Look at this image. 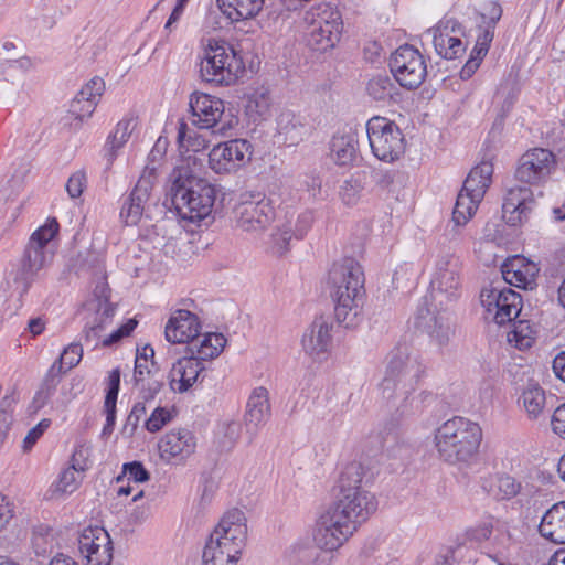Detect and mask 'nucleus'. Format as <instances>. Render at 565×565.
<instances>
[{
	"mask_svg": "<svg viewBox=\"0 0 565 565\" xmlns=\"http://www.w3.org/2000/svg\"><path fill=\"white\" fill-rule=\"evenodd\" d=\"M199 162L194 154L184 156L169 177L170 193L179 215L192 223L212 220L216 190L196 177Z\"/></svg>",
	"mask_w": 565,
	"mask_h": 565,
	"instance_id": "f257e3e1",
	"label": "nucleus"
},
{
	"mask_svg": "<svg viewBox=\"0 0 565 565\" xmlns=\"http://www.w3.org/2000/svg\"><path fill=\"white\" fill-rule=\"evenodd\" d=\"M327 287L335 305L337 321L345 328L355 326L365 294L362 266L350 257L334 262L328 271Z\"/></svg>",
	"mask_w": 565,
	"mask_h": 565,
	"instance_id": "f03ea898",
	"label": "nucleus"
},
{
	"mask_svg": "<svg viewBox=\"0 0 565 565\" xmlns=\"http://www.w3.org/2000/svg\"><path fill=\"white\" fill-rule=\"evenodd\" d=\"M482 429L478 423L461 416L444 422L434 434L437 456L449 465H467L479 452Z\"/></svg>",
	"mask_w": 565,
	"mask_h": 565,
	"instance_id": "7ed1b4c3",
	"label": "nucleus"
},
{
	"mask_svg": "<svg viewBox=\"0 0 565 565\" xmlns=\"http://www.w3.org/2000/svg\"><path fill=\"white\" fill-rule=\"evenodd\" d=\"M370 516L365 512L332 502L316 518L311 531L312 542L322 552H337Z\"/></svg>",
	"mask_w": 565,
	"mask_h": 565,
	"instance_id": "20e7f679",
	"label": "nucleus"
},
{
	"mask_svg": "<svg viewBox=\"0 0 565 565\" xmlns=\"http://www.w3.org/2000/svg\"><path fill=\"white\" fill-rule=\"evenodd\" d=\"M426 373V366L417 354L407 349H396L391 353L384 377L379 390L384 399L395 397L407 399L414 393Z\"/></svg>",
	"mask_w": 565,
	"mask_h": 565,
	"instance_id": "39448f33",
	"label": "nucleus"
},
{
	"mask_svg": "<svg viewBox=\"0 0 565 565\" xmlns=\"http://www.w3.org/2000/svg\"><path fill=\"white\" fill-rule=\"evenodd\" d=\"M200 76L202 81L220 86H230L245 72L243 58L224 40L209 38L202 42Z\"/></svg>",
	"mask_w": 565,
	"mask_h": 565,
	"instance_id": "423d86ee",
	"label": "nucleus"
},
{
	"mask_svg": "<svg viewBox=\"0 0 565 565\" xmlns=\"http://www.w3.org/2000/svg\"><path fill=\"white\" fill-rule=\"evenodd\" d=\"M305 34L308 45L319 52L335 46L342 33L340 12L329 3L312 6L303 15Z\"/></svg>",
	"mask_w": 565,
	"mask_h": 565,
	"instance_id": "0eeeda50",
	"label": "nucleus"
},
{
	"mask_svg": "<svg viewBox=\"0 0 565 565\" xmlns=\"http://www.w3.org/2000/svg\"><path fill=\"white\" fill-rule=\"evenodd\" d=\"M462 263L459 256L446 253L438 256L430 280L431 306L448 309L461 295Z\"/></svg>",
	"mask_w": 565,
	"mask_h": 565,
	"instance_id": "6e6552de",
	"label": "nucleus"
},
{
	"mask_svg": "<svg viewBox=\"0 0 565 565\" xmlns=\"http://www.w3.org/2000/svg\"><path fill=\"white\" fill-rule=\"evenodd\" d=\"M365 475L364 467L359 461L347 463L341 470L338 487L339 494L333 502L372 515L377 509L373 493L362 487Z\"/></svg>",
	"mask_w": 565,
	"mask_h": 565,
	"instance_id": "1a4fd4ad",
	"label": "nucleus"
},
{
	"mask_svg": "<svg viewBox=\"0 0 565 565\" xmlns=\"http://www.w3.org/2000/svg\"><path fill=\"white\" fill-rule=\"evenodd\" d=\"M492 173L493 168L489 162H481L470 171L457 196L452 212V221L456 225L467 224L475 215L491 183Z\"/></svg>",
	"mask_w": 565,
	"mask_h": 565,
	"instance_id": "9d476101",
	"label": "nucleus"
},
{
	"mask_svg": "<svg viewBox=\"0 0 565 565\" xmlns=\"http://www.w3.org/2000/svg\"><path fill=\"white\" fill-rule=\"evenodd\" d=\"M372 153L381 161L394 162L405 152V139L399 127L391 119L374 116L366 122Z\"/></svg>",
	"mask_w": 565,
	"mask_h": 565,
	"instance_id": "9b49d317",
	"label": "nucleus"
},
{
	"mask_svg": "<svg viewBox=\"0 0 565 565\" xmlns=\"http://www.w3.org/2000/svg\"><path fill=\"white\" fill-rule=\"evenodd\" d=\"M189 105L192 125L199 129H214L225 135L237 124L234 116L225 115V104L216 96L196 92L190 96Z\"/></svg>",
	"mask_w": 565,
	"mask_h": 565,
	"instance_id": "f8f14e48",
	"label": "nucleus"
},
{
	"mask_svg": "<svg viewBox=\"0 0 565 565\" xmlns=\"http://www.w3.org/2000/svg\"><path fill=\"white\" fill-rule=\"evenodd\" d=\"M60 225L55 218H49L44 225L32 233L22 258V270L34 275L45 267L52 258L51 241L57 235Z\"/></svg>",
	"mask_w": 565,
	"mask_h": 565,
	"instance_id": "ddd939ff",
	"label": "nucleus"
},
{
	"mask_svg": "<svg viewBox=\"0 0 565 565\" xmlns=\"http://www.w3.org/2000/svg\"><path fill=\"white\" fill-rule=\"evenodd\" d=\"M391 71L401 86L417 88L425 79L427 70L424 56L412 45L399 46L391 56Z\"/></svg>",
	"mask_w": 565,
	"mask_h": 565,
	"instance_id": "4468645a",
	"label": "nucleus"
},
{
	"mask_svg": "<svg viewBox=\"0 0 565 565\" xmlns=\"http://www.w3.org/2000/svg\"><path fill=\"white\" fill-rule=\"evenodd\" d=\"M207 542L242 556L247 542V524L244 512L238 509L226 512Z\"/></svg>",
	"mask_w": 565,
	"mask_h": 565,
	"instance_id": "2eb2a0df",
	"label": "nucleus"
},
{
	"mask_svg": "<svg viewBox=\"0 0 565 565\" xmlns=\"http://www.w3.org/2000/svg\"><path fill=\"white\" fill-rule=\"evenodd\" d=\"M555 168L556 158L552 151L533 148L519 158L514 177L521 183L540 185L548 180Z\"/></svg>",
	"mask_w": 565,
	"mask_h": 565,
	"instance_id": "dca6fc26",
	"label": "nucleus"
},
{
	"mask_svg": "<svg viewBox=\"0 0 565 565\" xmlns=\"http://www.w3.org/2000/svg\"><path fill=\"white\" fill-rule=\"evenodd\" d=\"M480 298L487 319H492L497 324L511 322L520 315L521 296L510 288L483 289Z\"/></svg>",
	"mask_w": 565,
	"mask_h": 565,
	"instance_id": "f3484780",
	"label": "nucleus"
},
{
	"mask_svg": "<svg viewBox=\"0 0 565 565\" xmlns=\"http://www.w3.org/2000/svg\"><path fill=\"white\" fill-rule=\"evenodd\" d=\"M252 157L247 140L234 139L213 147L209 153V166L218 174H227L244 167Z\"/></svg>",
	"mask_w": 565,
	"mask_h": 565,
	"instance_id": "a211bd4d",
	"label": "nucleus"
},
{
	"mask_svg": "<svg viewBox=\"0 0 565 565\" xmlns=\"http://www.w3.org/2000/svg\"><path fill=\"white\" fill-rule=\"evenodd\" d=\"M78 551L84 565H111L113 563V542L108 532L100 526H88L81 532Z\"/></svg>",
	"mask_w": 565,
	"mask_h": 565,
	"instance_id": "6ab92c4d",
	"label": "nucleus"
},
{
	"mask_svg": "<svg viewBox=\"0 0 565 565\" xmlns=\"http://www.w3.org/2000/svg\"><path fill=\"white\" fill-rule=\"evenodd\" d=\"M196 449V437L185 428H173L167 431L158 441L160 458L168 463H182Z\"/></svg>",
	"mask_w": 565,
	"mask_h": 565,
	"instance_id": "aec40b11",
	"label": "nucleus"
},
{
	"mask_svg": "<svg viewBox=\"0 0 565 565\" xmlns=\"http://www.w3.org/2000/svg\"><path fill=\"white\" fill-rule=\"evenodd\" d=\"M273 216V209L265 200L241 202L234 209V225L244 233L256 235L269 226Z\"/></svg>",
	"mask_w": 565,
	"mask_h": 565,
	"instance_id": "412c9836",
	"label": "nucleus"
},
{
	"mask_svg": "<svg viewBox=\"0 0 565 565\" xmlns=\"http://www.w3.org/2000/svg\"><path fill=\"white\" fill-rule=\"evenodd\" d=\"M156 180L157 168L154 166L143 169L136 186L125 200L120 211V217L127 225H136L141 220L145 204L150 198Z\"/></svg>",
	"mask_w": 565,
	"mask_h": 565,
	"instance_id": "4be33fe9",
	"label": "nucleus"
},
{
	"mask_svg": "<svg viewBox=\"0 0 565 565\" xmlns=\"http://www.w3.org/2000/svg\"><path fill=\"white\" fill-rule=\"evenodd\" d=\"M428 33L433 36L435 51L446 60L457 58L466 50L461 41L462 29L456 20H441Z\"/></svg>",
	"mask_w": 565,
	"mask_h": 565,
	"instance_id": "5701e85b",
	"label": "nucleus"
},
{
	"mask_svg": "<svg viewBox=\"0 0 565 565\" xmlns=\"http://www.w3.org/2000/svg\"><path fill=\"white\" fill-rule=\"evenodd\" d=\"M332 324L323 317L316 318L301 338L303 352L315 361L328 358L332 348Z\"/></svg>",
	"mask_w": 565,
	"mask_h": 565,
	"instance_id": "b1692460",
	"label": "nucleus"
},
{
	"mask_svg": "<svg viewBox=\"0 0 565 565\" xmlns=\"http://www.w3.org/2000/svg\"><path fill=\"white\" fill-rule=\"evenodd\" d=\"M201 322L196 315L189 310H175L169 318L164 334L170 343H186L196 338Z\"/></svg>",
	"mask_w": 565,
	"mask_h": 565,
	"instance_id": "393cba45",
	"label": "nucleus"
},
{
	"mask_svg": "<svg viewBox=\"0 0 565 565\" xmlns=\"http://www.w3.org/2000/svg\"><path fill=\"white\" fill-rule=\"evenodd\" d=\"M88 468L85 449H76L71 459V466L64 469L58 479L50 487L51 499H58L73 493L79 486L82 472Z\"/></svg>",
	"mask_w": 565,
	"mask_h": 565,
	"instance_id": "a878e982",
	"label": "nucleus"
},
{
	"mask_svg": "<svg viewBox=\"0 0 565 565\" xmlns=\"http://www.w3.org/2000/svg\"><path fill=\"white\" fill-rule=\"evenodd\" d=\"M539 267L523 256H513L502 265V276L505 282L518 288L532 290L536 286Z\"/></svg>",
	"mask_w": 565,
	"mask_h": 565,
	"instance_id": "bb28decb",
	"label": "nucleus"
},
{
	"mask_svg": "<svg viewBox=\"0 0 565 565\" xmlns=\"http://www.w3.org/2000/svg\"><path fill=\"white\" fill-rule=\"evenodd\" d=\"M534 200L529 188L515 186L508 191L502 205L503 218L512 226L527 218Z\"/></svg>",
	"mask_w": 565,
	"mask_h": 565,
	"instance_id": "cd10ccee",
	"label": "nucleus"
},
{
	"mask_svg": "<svg viewBox=\"0 0 565 565\" xmlns=\"http://www.w3.org/2000/svg\"><path fill=\"white\" fill-rule=\"evenodd\" d=\"M203 370V363L191 355L179 359L172 364L169 372L168 380L170 388L177 393L186 392L198 381Z\"/></svg>",
	"mask_w": 565,
	"mask_h": 565,
	"instance_id": "c85d7f7f",
	"label": "nucleus"
},
{
	"mask_svg": "<svg viewBox=\"0 0 565 565\" xmlns=\"http://www.w3.org/2000/svg\"><path fill=\"white\" fill-rule=\"evenodd\" d=\"M138 125L139 118L135 114H128L117 122L115 129L108 136L104 147L105 158L109 166L114 163V161L118 157L119 151L129 141L132 132L137 129Z\"/></svg>",
	"mask_w": 565,
	"mask_h": 565,
	"instance_id": "c756f323",
	"label": "nucleus"
},
{
	"mask_svg": "<svg viewBox=\"0 0 565 565\" xmlns=\"http://www.w3.org/2000/svg\"><path fill=\"white\" fill-rule=\"evenodd\" d=\"M539 532L555 544H565V501L553 504L541 518Z\"/></svg>",
	"mask_w": 565,
	"mask_h": 565,
	"instance_id": "7c9ffc66",
	"label": "nucleus"
},
{
	"mask_svg": "<svg viewBox=\"0 0 565 565\" xmlns=\"http://www.w3.org/2000/svg\"><path fill=\"white\" fill-rule=\"evenodd\" d=\"M270 416V404L268 391L263 387H256L246 405L245 425L248 430L256 431L264 425Z\"/></svg>",
	"mask_w": 565,
	"mask_h": 565,
	"instance_id": "2f4dec72",
	"label": "nucleus"
},
{
	"mask_svg": "<svg viewBox=\"0 0 565 565\" xmlns=\"http://www.w3.org/2000/svg\"><path fill=\"white\" fill-rule=\"evenodd\" d=\"M495 535L492 539L487 555L498 565H510L511 552L515 540L505 522L495 520Z\"/></svg>",
	"mask_w": 565,
	"mask_h": 565,
	"instance_id": "473e14b6",
	"label": "nucleus"
},
{
	"mask_svg": "<svg viewBox=\"0 0 565 565\" xmlns=\"http://www.w3.org/2000/svg\"><path fill=\"white\" fill-rule=\"evenodd\" d=\"M482 488L497 500H509L520 492L521 486L511 476L491 475L482 480Z\"/></svg>",
	"mask_w": 565,
	"mask_h": 565,
	"instance_id": "72a5a7b5",
	"label": "nucleus"
},
{
	"mask_svg": "<svg viewBox=\"0 0 565 565\" xmlns=\"http://www.w3.org/2000/svg\"><path fill=\"white\" fill-rule=\"evenodd\" d=\"M226 345V339L222 333H206L196 342H193L189 351L192 358L203 362L217 358Z\"/></svg>",
	"mask_w": 565,
	"mask_h": 565,
	"instance_id": "f704fd0d",
	"label": "nucleus"
},
{
	"mask_svg": "<svg viewBox=\"0 0 565 565\" xmlns=\"http://www.w3.org/2000/svg\"><path fill=\"white\" fill-rule=\"evenodd\" d=\"M245 114L253 121L266 119L270 114L271 97L265 87L254 89L245 97Z\"/></svg>",
	"mask_w": 565,
	"mask_h": 565,
	"instance_id": "c9c22d12",
	"label": "nucleus"
},
{
	"mask_svg": "<svg viewBox=\"0 0 565 565\" xmlns=\"http://www.w3.org/2000/svg\"><path fill=\"white\" fill-rule=\"evenodd\" d=\"M220 9L231 20L238 21L255 17L264 4V0H217Z\"/></svg>",
	"mask_w": 565,
	"mask_h": 565,
	"instance_id": "e433bc0d",
	"label": "nucleus"
},
{
	"mask_svg": "<svg viewBox=\"0 0 565 565\" xmlns=\"http://www.w3.org/2000/svg\"><path fill=\"white\" fill-rule=\"evenodd\" d=\"M358 141L351 134L335 135L331 141V158L338 166H350L356 158Z\"/></svg>",
	"mask_w": 565,
	"mask_h": 565,
	"instance_id": "4c0bfd02",
	"label": "nucleus"
},
{
	"mask_svg": "<svg viewBox=\"0 0 565 565\" xmlns=\"http://www.w3.org/2000/svg\"><path fill=\"white\" fill-rule=\"evenodd\" d=\"M177 139L182 153H196L203 151L209 145V140L202 134L198 132L195 128L190 127L184 121L179 122Z\"/></svg>",
	"mask_w": 565,
	"mask_h": 565,
	"instance_id": "58836bf2",
	"label": "nucleus"
},
{
	"mask_svg": "<svg viewBox=\"0 0 565 565\" xmlns=\"http://www.w3.org/2000/svg\"><path fill=\"white\" fill-rule=\"evenodd\" d=\"M519 402L522 404L527 417L539 418L545 409V392L539 385H529L521 394Z\"/></svg>",
	"mask_w": 565,
	"mask_h": 565,
	"instance_id": "ea45409f",
	"label": "nucleus"
},
{
	"mask_svg": "<svg viewBox=\"0 0 565 565\" xmlns=\"http://www.w3.org/2000/svg\"><path fill=\"white\" fill-rule=\"evenodd\" d=\"M115 313V307L107 299L100 300L98 302V308L96 310V317L94 321L88 322L86 326V338L87 340H98L100 338V332L105 329V327L111 322V318Z\"/></svg>",
	"mask_w": 565,
	"mask_h": 565,
	"instance_id": "a19ab883",
	"label": "nucleus"
},
{
	"mask_svg": "<svg viewBox=\"0 0 565 565\" xmlns=\"http://www.w3.org/2000/svg\"><path fill=\"white\" fill-rule=\"evenodd\" d=\"M241 558L242 556L209 542H206L202 555L203 565H238Z\"/></svg>",
	"mask_w": 565,
	"mask_h": 565,
	"instance_id": "79ce46f5",
	"label": "nucleus"
},
{
	"mask_svg": "<svg viewBox=\"0 0 565 565\" xmlns=\"http://www.w3.org/2000/svg\"><path fill=\"white\" fill-rule=\"evenodd\" d=\"M366 92L374 100L386 102L397 94V88L387 75H377L369 81Z\"/></svg>",
	"mask_w": 565,
	"mask_h": 565,
	"instance_id": "37998d69",
	"label": "nucleus"
},
{
	"mask_svg": "<svg viewBox=\"0 0 565 565\" xmlns=\"http://www.w3.org/2000/svg\"><path fill=\"white\" fill-rule=\"evenodd\" d=\"M431 324L428 326V333L433 342L439 348L446 347L449 343L454 330L448 316H434Z\"/></svg>",
	"mask_w": 565,
	"mask_h": 565,
	"instance_id": "c03bdc74",
	"label": "nucleus"
},
{
	"mask_svg": "<svg viewBox=\"0 0 565 565\" xmlns=\"http://www.w3.org/2000/svg\"><path fill=\"white\" fill-rule=\"evenodd\" d=\"M508 341L520 350H526L535 341L534 331L527 321L520 320L513 324V329L508 333Z\"/></svg>",
	"mask_w": 565,
	"mask_h": 565,
	"instance_id": "a18cd8bd",
	"label": "nucleus"
},
{
	"mask_svg": "<svg viewBox=\"0 0 565 565\" xmlns=\"http://www.w3.org/2000/svg\"><path fill=\"white\" fill-rule=\"evenodd\" d=\"M295 237L292 233V224L286 223L280 227H277L271 234V248L274 253L282 255L288 250L290 241Z\"/></svg>",
	"mask_w": 565,
	"mask_h": 565,
	"instance_id": "49530a36",
	"label": "nucleus"
},
{
	"mask_svg": "<svg viewBox=\"0 0 565 565\" xmlns=\"http://www.w3.org/2000/svg\"><path fill=\"white\" fill-rule=\"evenodd\" d=\"M154 354L153 349L150 347H145L141 353H137L135 360V371H134V381L141 382L145 377H149L151 370L150 365L152 364L149 361V358H152Z\"/></svg>",
	"mask_w": 565,
	"mask_h": 565,
	"instance_id": "de8ad7c7",
	"label": "nucleus"
},
{
	"mask_svg": "<svg viewBox=\"0 0 565 565\" xmlns=\"http://www.w3.org/2000/svg\"><path fill=\"white\" fill-rule=\"evenodd\" d=\"M104 92V79L102 77L95 76L82 87L77 95H79L83 100H92V103L94 102V104L98 105Z\"/></svg>",
	"mask_w": 565,
	"mask_h": 565,
	"instance_id": "09e8293b",
	"label": "nucleus"
},
{
	"mask_svg": "<svg viewBox=\"0 0 565 565\" xmlns=\"http://www.w3.org/2000/svg\"><path fill=\"white\" fill-rule=\"evenodd\" d=\"M149 477V472L141 462L132 461L124 465L122 473L118 476L117 481L120 482L126 478L128 481L145 482Z\"/></svg>",
	"mask_w": 565,
	"mask_h": 565,
	"instance_id": "8fccbe9b",
	"label": "nucleus"
},
{
	"mask_svg": "<svg viewBox=\"0 0 565 565\" xmlns=\"http://www.w3.org/2000/svg\"><path fill=\"white\" fill-rule=\"evenodd\" d=\"M494 530L495 521L491 519L469 527L466 535L471 541L483 542L491 537Z\"/></svg>",
	"mask_w": 565,
	"mask_h": 565,
	"instance_id": "3c124183",
	"label": "nucleus"
},
{
	"mask_svg": "<svg viewBox=\"0 0 565 565\" xmlns=\"http://www.w3.org/2000/svg\"><path fill=\"white\" fill-rule=\"evenodd\" d=\"M172 419L171 413L166 407H157L146 420V429L150 433L159 431Z\"/></svg>",
	"mask_w": 565,
	"mask_h": 565,
	"instance_id": "603ef678",
	"label": "nucleus"
},
{
	"mask_svg": "<svg viewBox=\"0 0 565 565\" xmlns=\"http://www.w3.org/2000/svg\"><path fill=\"white\" fill-rule=\"evenodd\" d=\"M83 356V349L79 344H70L60 356L61 370L68 371L76 366Z\"/></svg>",
	"mask_w": 565,
	"mask_h": 565,
	"instance_id": "864d4df0",
	"label": "nucleus"
},
{
	"mask_svg": "<svg viewBox=\"0 0 565 565\" xmlns=\"http://www.w3.org/2000/svg\"><path fill=\"white\" fill-rule=\"evenodd\" d=\"M141 397L145 401H152L162 388V381L153 376L145 377L141 382H135Z\"/></svg>",
	"mask_w": 565,
	"mask_h": 565,
	"instance_id": "5fc2aeb1",
	"label": "nucleus"
},
{
	"mask_svg": "<svg viewBox=\"0 0 565 565\" xmlns=\"http://www.w3.org/2000/svg\"><path fill=\"white\" fill-rule=\"evenodd\" d=\"M96 104L92 100L82 99L79 95H76L70 106V113L77 119H85L93 115L96 108Z\"/></svg>",
	"mask_w": 565,
	"mask_h": 565,
	"instance_id": "6e6d98bb",
	"label": "nucleus"
},
{
	"mask_svg": "<svg viewBox=\"0 0 565 565\" xmlns=\"http://www.w3.org/2000/svg\"><path fill=\"white\" fill-rule=\"evenodd\" d=\"M106 396L104 404H108L110 406L116 405L117 396L120 386V371L119 369H114L109 372L107 381H106Z\"/></svg>",
	"mask_w": 565,
	"mask_h": 565,
	"instance_id": "4d7b16f0",
	"label": "nucleus"
},
{
	"mask_svg": "<svg viewBox=\"0 0 565 565\" xmlns=\"http://www.w3.org/2000/svg\"><path fill=\"white\" fill-rule=\"evenodd\" d=\"M87 184L86 173L82 170L74 172L67 180L66 191L72 199L79 198Z\"/></svg>",
	"mask_w": 565,
	"mask_h": 565,
	"instance_id": "13d9d810",
	"label": "nucleus"
},
{
	"mask_svg": "<svg viewBox=\"0 0 565 565\" xmlns=\"http://www.w3.org/2000/svg\"><path fill=\"white\" fill-rule=\"evenodd\" d=\"M313 223V213L310 211H305L300 213L297 217L295 225L292 226V233L295 238L301 239L303 238L309 230L311 228Z\"/></svg>",
	"mask_w": 565,
	"mask_h": 565,
	"instance_id": "bf43d9fd",
	"label": "nucleus"
},
{
	"mask_svg": "<svg viewBox=\"0 0 565 565\" xmlns=\"http://www.w3.org/2000/svg\"><path fill=\"white\" fill-rule=\"evenodd\" d=\"M137 327V321L135 319H129L125 324L120 328L111 332L108 337L104 338L102 343L104 347H109L114 343H117L122 338L129 335L134 329Z\"/></svg>",
	"mask_w": 565,
	"mask_h": 565,
	"instance_id": "052dcab7",
	"label": "nucleus"
},
{
	"mask_svg": "<svg viewBox=\"0 0 565 565\" xmlns=\"http://www.w3.org/2000/svg\"><path fill=\"white\" fill-rule=\"evenodd\" d=\"M50 419H42L36 426H34L23 440V450L29 451L35 445V443L41 438L44 431L50 427Z\"/></svg>",
	"mask_w": 565,
	"mask_h": 565,
	"instance_id": "680f3d73",
	"label": "nucleus"
},
{
	"mask_svg": "<svg viewBox=\"0 0 565 565\" xmlns=\"http://www.w3.org/2000/svg\"><path fill=\"white\" fill-rule=\"evenodd\" d=\"M360 195V188L353 180L344 181L340 190V196L344 204L353 205L358 202Z\"/></svg>",
	"mask_w": 565,
	"mask_h": 565,
	"instance_id": "e2e57ef3",
	"label": "nucleus"
},
{
	"mask_svg": "<svg viewBox=\"0 0 565 565\" xmlns=\"http://www.w3.org/2000/svg\"><path fill=\"white\" fill-rule=\"evenodd\" d=\"M167 148L168 140L164 138H159L148 156V163L145 169L149 166H154L158 169L161 160L166 154Z\"/></svg>",
	"mask_w": 565,
	"mask_h": 565,
	"instance_id": "0e129e2a",
	"label": "nucleus"
},
{
	"mask_svg": "<svg viewBox=\"0 0 565 565\" xmlns=\"http://www.w3.org/2000/svg\"><path fill=\"white\" fill-rule=\"evenodd\" d=\"M51 395H52V390L50 386L44 385V386L40 387L36 391L35 395L31 402V405H30V408L32 409V412L36 413L41 408H43L47 404Z\"/></svg>",
	"mask_w": 565,
	"mask_h": 565,
	"instance_id": "69168bd1",
	"label": "nucleus"
},
{
	"mask_svg": "<svg viewBox=\"0 0 565 565\" xmlns=\"http://www.w3.org/2000/svg\"><path fill=\"white\" fill-rule=\"evenodd\" d=\"M4 70H18L22 72H28L34 67L33 61L28 56H22L20 58H7L4 63L1 64Z\"/></svg>",
	"mask_w": 565,
	"mask_h": 565,
	"instance_id": "338daca9",
	"label": "nucleus"
},
{
	"mask_svg": "<svg viewBox=\"0 0 565 565\" xmlns=\"http://www.w3.org/2000/svg\"><path fill=\"white\" fill-rule=\"evenodd\" d=\"M552 428L555 434L565 437V403L554 411Z\"/></svg>",
	"mask_w": 565,
	"mask_h": 565,
	"instance_id": "774afa93",
	"label": "nucleus"
}]
</instances>
